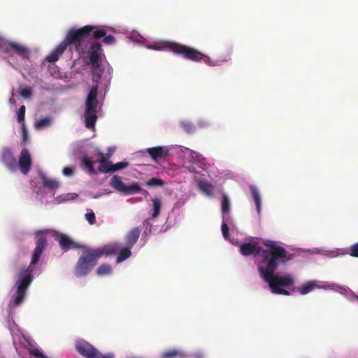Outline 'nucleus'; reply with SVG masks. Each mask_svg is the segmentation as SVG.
Here are the masks:
<instances>
[{
	"mask_svg": "<svg viewBox=\"0 0 358 358\" xmlns=\"http://www.w3.org/2000/svg\"><path fill=\"white\" fill-rule=\"evenodd\" d=\"M120 249L117 243H112L99 248L84 246L82 254L78 258L75 267L74 273L77 277L87 275L96 266L101 257L116 255Z\"/></svg>",
	"mask_w": 358,
	"mask_h": 358,
	"instance_id": "obj_1",
	"label": "nucleus"
},
{
	"mask_svg": "<svg viewBox=\"0 0 358 358\" xmlns=\"http://www.w3.org/2000/svg\"><path fill=\"white\" fill-rule=\"evenodd\" d=\"M46 245V238L45 237H40L36 243V248L31 257L30 266L28 267L23 266L20 268L16 282L17 290L13 300L14 306H18L24 301L26 291L33 280V270L31 266L35 265L39 261Z\"/></svg>",
	"mask_w": 358,
	"mask_h": 358,
	"instance_id": "obj_2",
	"label": "nucleus"
},
{
	"mask_svg": "<svg viewBox=\"0 0 358 358\" xmlns=\"http://www.w3.org/2000/svg\"><path fill=\"white\" fill-rule=\"evenodd\" d=\"M94 29V26L85 25L77 29H69L64 40L46 57V60L50 62H57L68 46L73 47L75 50L78 52H82L85 42L89 38L92 37Z\"/></svg>",
	"mask_w": 358,
	"mask_h": 358,
	"instance_id": "obj_3",
	"label": "nucleus"
},
{
	"mask_svg": "<svg viewBox=\"0 0 358 358\" xmlns=\"http://www.w3.org/2000/svg\"><path fill=\"white\" fill-rule=\"evenodd\" d=\"M103 73V69L101 67V63L92 64V74L94 85L87 94L84 113L85 127L88 129L94 128L97 120V94L99 80Z\"/></svg>",
	"mask_w": 358,
	"mask_h": 358,
	"instance_id": "obj_4",
	"label": "nucleus"
},
{
	"mask_svg": "<svg viewBox=\"0 0 358 358\" xmlns=\"http://www.w3.org/2000/svg\"><path fill=\"white\" fill-rule=\"evenodd\" d=\"M148 48L158 51L166 50L173 54L182 56L183 58L192 62L203 61L209 66H215V63L208 56L203 54L192 47L172 41H162L159 43L150 44Z\"/></svg>",
	"mask_w": 358,
	"mask_h": 358,
	"instance_id": "obj_5",
	"label": "nucleus"
},
{
	"mask_svg": "<svg viewBox=\"0 0 358 358\" xmlns=\"http://www.w3.org/2000/svg\"><path fill=\"white\" fill-rule=\"evenodd\" d=\"M262 257V262H266V266H258L259 275L264 273V271H268L271 269H277L278 267V262H282L285 263L291 259V257H287V252L284 248H273V250H262L261 248L260 254Z\"/></svg>",
	"mask_w": 358,
	"mask_h": 358,
	"instance_id": "obj_6",
	"label": "nucleus"
},
{
	"mask_svg": "<svg viewBox=\"0 0 358 358\" xmlns=\"http://www.w3.org/2000/svg\"><path fill=\"white\" fill-rule=\"evenodd\" d=\"M110 185L124 194H134L140 192H143L144 194H148V192L145 190H143L141 185L137 182H133L129 185L124 184L121 178L118 176H113L110 181Z\"/></svg>",
	"mask_w": 358,
	"mask_h": 358,
	"instance_id": "obj_7",
	"label": "nucleus"
},
{
	"mask_svg": "<svg viewBox=\"0 0 358 358\" xmlns=\"http://www.w3.org/2000/svg\"><path fill=\"white\" fill-rule=\"evenodd\" d=\"M0 50L8 55L14 52L24 59H28L30 54V51L27 47L14 41H9L2 37H0Z\"/></svg>",
	"mask_w": 358,
	"mask_h": 358,
	"instance_id": "obj_8",
	"label": "nucleus"
},
{
	"mask_svg": "<svg viewBox=\"0 0 358 358\" xmlns=\"http://www.w3.org/2000/svg\"><path fill=\"white\" fill-rule=\"evenodd\" d=\"M277 269H271L268 271H264V273L260 275L261 278L268 283L271 288V285L278 287H288L294 284V279L290 275H275V271Z\"/></svg>",
	"mask_w": 358,
	"mask_h": 358,
	"instance_id": "obj_9",
	"label": "nucleus"
},
{
	"mask_svg": "<svg viewBox=\"0 0 358 358\" xmlns=\"http://www.w3.org/2000/svg\"><path fill=\"white\" fill-rule=\"evenodd\" d=\"M50 234L55 238V240L58 242L59 246L64 252H66L71 249L81 250L85 246L84 245L73 241L68 235L60 233L57 231L51 230Z\"/></svg>",
	"mask_w": 358,
	"mask_h": 358,
	"instance_id": "obj_10",
	"label": "nucleus"
},
{
	"mask_svg": "<svg viewBox=\"0 0 358 358\" xmlns=\"http://www.w3.org/2000/svg\"><path fill=\"white\" fill-rule=\"evenodd\" d=\"M75 347L78 352L87 358H97L100 352L92 345L83 339H78L75 343Z\"/></svg>",
	"mask_w": 358,
	"mask_h": 358,
	"instance_id": "obj_11",
	"label": "nucleus"
},
{
	"mask_svg": "<svg viewBox=\"0 0 358 358\" xmlns=\"http://www.w3.org/2000/svg\"><path fill=\"white\" fill-rule=\"evenodd\" d=\"M20 346L27 350L30 355L37 358H48L43 355L34 345V341L25 336H22L19 338Z\"/></svg>",
	"mask_w": 358,
	"mask_h": 358,
	"instance_id": "obj_12",
	"label": "nucleus"
},
{
	"mask_svg": "<svg viewBox=\"0 0 358 358\" xmlns=\"http://www.w3.org/2000/svg\"><path fill=\"white\" fill-rule=\"evenodd\" d=\"M101 44L99 42L93 43L87 51V59L89 64L101 63Z\"/></svg>",
	"mask_w": 358,
	"mask_h": 358,
	"instance_id": "obj_13",
	"label": "nucleus"
},
{
	"mask_svg": "<svg viewBox=\"0 0 358 358\" xmlns=\"http://www.w3.org/2000/svg\"><path fill=\"white\" fill-rule=\"evenodd\" d=\"M0 162L3 163L7 169L14 171L17 168V161L13 155L11 149L8 148H4L1 153Z\"/></svg>",
	"mask_w": 358,
	"mask_h": 358,
	"instance_id": "obj_14",
	"label": "nucleus"
},
{
	"mask_svg": "<svg viewBox=\"0 0 358 358\" xmlns=\"http://www.w3.org/2000/svg\"><path fill=\"white\" fill-rule=\"evenodd\" d=\"M18 164L21 173L27 175L30 171L32 164L31 155L27 148L22 150L19 157Z\"/></svg>",
	"mask_w": 358,
	"mask_h": 358,
	"instance_id": "obj_15",
	"label": "nucleus"
},
{
	"mask_svg": "<svg viewBox=\"0 0 358 358\" xmlns=\"http://www.w3.org/2000/svg\"><path fill=\"white\" fill-rule=\"evenodd\" d=\"M148 153L155 161L164 159L169 155V149L167 147H152L148 148Z\"/></svg>",
	"mask_w": 358,
	"mask_h": 358,
	"instance_id": "obj_16",
	"label": "nucleus"
},
{
	"mask_svg": "<svg viewBox=\"0 0 358 358\" xmlns=\"http://www.w3.org/2000/svg\"><path fill=\"white\" fill-rule=\"evenodd\" d=\"M240 252L243 256L257 255L261 252V247L257 246L255 242L244 243L240 246Z\"/></svg>",
	"mask_w": 358,
	"mask_h": 358,
	"instance_id": "obj_17",
	"label": "nucleus"
},
{
	"mask_svg": "<svg viewBox=\"0 0 358 358\" xmlns=\"http://www.w3.org/2000/svg\"><path fill=\"white\" fill-rule=\"evenodd\" d=\"M92 38L99 40L103 38V42L106 45H113L115 42V38L112 35H106V31L103 29H97L95 27L92 32Z\"/></svg>",
	"mask_w": 358,
	"mask_h": 358,
	"instance_id": "obj_18",
	"label": "nucleus"
},
{
	"mask_svg": "<svg viewBox=\"0 0 358 358\" xmlns=\"http://www.w3.org/2000/svg\"><path fill=\"white\" fill-rule=\"evenodd\" d=\"M141 233V229L134 227L130 230L125 236L127 246L132 248L138 241Z\"/></svg>",
	"mask_w": 358,
	"mask_h": 358,
	"instance_id": "obj_19",
	"label": "nucleus"
},
{
	"mask_svg": "<svg viewBox=\"0 0 358 358\" xmlns=\"http://www.w3.org/2000/svg\"><path fill=\"white\" fill-rule=\"evenodd\" d=\"M120 246V249L117 251L116 254H117V257L116 259L117 263H120L124 260H126L127 258H129L131 255V248L129 247L124 248L121 249V246L119 243H117Z\"/></svg>",
	"mask_w": 358,
	"mask_h": 358,
	"instance_id": "obj_20",
	"label": "nucleus"
},
{
	"mask_svg": "<svg viewBox=\"0 0 358 358\" xmlns=\"http://www.w3.org/2000/svg\"><path fill=\"white\" fill-rule=\"evenodd\" d=\"M52 124V118L50 117H43L36 120L34 122V127L37 130H41L49 127Z\"/></svg>",
	"mask_w": 358,
	"mask_h": 358,
	"instance_id": "obj_21",
	"label": "nucleus"
},
{
	"mask_svg": "<svg viewBox=\"0 0 358 358\" xmlns=\"http://www.w3.org/2000/svg\"><path fill=\"white\" fill-rule=\"evenodd\" d=\"M41 179L43 182V186L51 189H57L59 186V182L54 179L47 178L43 173L40 175Z\"/></svg>",
	"mask_w": 358,
	"mask_h": 358,
	"instance_id": "obj_22",
	"label": "nucleus"
},
{
	"mask_svg": "<svg viewBox=\"0 0 358 358\" xmlns=\"http://www.w3.org/2000/svg\"><path fill=\"white\" fill-rule=\"evenodd\" d=\"M98 170L100 173H107L112 172L113 164L108 159L99 160Z\"/></svg>",
	"mask_w": 358,
	"mask_h": 358,
	"instance_id": "obj_23",
	"label": "nucleus"
},
{
	"mask_svg": "<svg viewBox=\"0 0 358 358\" xmlns=\"http://www.w3.org/2000/svg\"><path fill=\"white\" fill-rule=\"evenodd\" d=\"M250 189L252 196L253 200H254V201L255 203L257 212H258V213H260V210H261V197H260L259 191H258L257 188L256 187H255V186H250Z\"/></svg>",
	"mask_w": 358,
	"mask_h": 358,
	"instance_id": "obj_24",
	"label": "nucleus"
},
{
	"mask_svg": "<svg viewBox=\"0 0 358 358\" xmlns=\"http://www.w3.org/2000/svg\"><path fill=\"white\" fill-rule=\"evenodd\" d=\"M152 206H153V211L152 213V217L153 218H156L159 216L162 208V201L159 198L155 197L152 199Z\"/></svg>",
	"mask_w": 358,
	"mask_h": 358,
	"instance_id": "obj_25",
	"label": "nucleus"
},
{
	"mask_svg": "<svg viewBox=\"0 0 358 358\" xmlns=\"http://www.w3.org/2000/svg\"><path fill=\"white\" fill-rule=\"evenodd\" d=\"M113 268L109 264H102L96 269V274L99 276L110 275Z\"/></svg>",
	"mask_w": 358,
	"mask_h": 358,
	"instance_id": "obj_26",
	"label": "nucleus"
},
{
	"mask_svg": "<svg viewBox=\"0 0 358 358\" xmlns=\"http://www.w3.org/2000/svg\"><path fill=\"white\" fill-rule=\"evenodd\" d=\"M231 208L230 200L227 195L223 194L222 197V213L224 215L229 213Z\"/></svg>",
	"mask_w": 358,
	"mask_h": 358,
	"instance_id": "obj_27",
	"label": "nucleus"
},
{
	"mask_svg": "<svg viewBox=\"0 0 358 358\" xmlns=\"http://www.w3.org/2000/svg\"><path fill=\"white\" fill-rule=\"evenodd\" d=\"M178 356L181 357L182 352L176 349L168 350L161 354V358H176Z\"/></svg>",
	"mask_w": 358,
	"mask_h": 358,
	"instance_id": "obj_28",
	"label": "nucleus"
},
{
	"mask_svg": "<svg viewBox=\"0 0 358 358\" xmlns=\"http://www.w3.org/2000/svg\"><path fill=\"white\" fill-rule=\"evenodd\" d=\"M316 287L313 282H308L299 287V290L302 295L306 294L312 292Z\"/></svg>",
	"mask_w": 358,
	"mask_h": 358,
	"instance_id": "obj_29",
	"label": "nucleus"
},
{
	"mask_svg": "<svg viewBox=\"0 0 358 358\" xmlns=\"http://www.w3.org/2000/svg\"><path fill=\"white\" fill-rule=\"evenodd\" d=\"M82 164L89 171L90 173H95L96 171L93 166V162L87 156H85L82 158Z\"/></svg>",
	"mask_w": 358,
	"mask_h": 358,
	"instance_id": "obj_30",
	"label": "nucleus"
},
{
	"mask_svg": "<svg viewBox=\"0 0 358 358\" xmlns=\"http://www.w3.org/2000/svg\"><path fill=\"white\" fill-rule=\"evenodd\" d=\"M164 184V181L158 178H152L145 182V185L149 187H162Z\"/></svg>",
	"mask_w": 358,
	"mask_h": 358,
	"instance_id": "obj_31",
	"label": "nucleus"
},
{
	"mask_svg": "<svg viewBox=\"0 0 358 358\" xmlns=\"http://www.w3.org/2000/svg\"><path fill=\"white\" fill-rule=\"evenodd\" d=\"M19 94L24 99H29L32 96V90L29 87H20Z\"/></svg>",
	"mask_w": 358,
	"mask_h": 358,
	"instance_id": "obj_32",
	"label": "nucleus"
},
{
	"mask_svg": "<svg viewBox=\"0 0 358 358\" xmlns=\"http://www.w3.org/2000/svg\"><path fill=\"white\" fill-rule=\"evenodd\" d=\"M271 292L275 294H282L288 296L290 294L289 292L282 289L278 286H274V285H271Z\"/></svg>",
	"mask_w": 358,
	"mask_h": 358,
	"instance_id": "obj_33",
	"label": "nucleus"
},
{
	"mask_svg": "<svg viewBox=\"0 0 358 358\" xmlns=\"http://www.w3.org/2000/svg\"><path fill=\"white\" fill-rule=\"evenodd\" d=\"M224 219L225 216H223V222L221 225V230L224 238L226 240H228L229 237V230L227 222L224 221Z\"/></svg>",
	"mask_w": 358,
	"mask_h": 358,
	"instance_id": "obj_34",
	"label": "nucleus"
},
{
	"mask_svg": "<svg viewBox=\"0 0 358 358\" xmlns=\"http://www.w3.org/2000/svg\"><path fill=\"white\" fill-rule=\"evenodd\" d=\"M181 127L182 129L188 134H191L194 131V125L192 123L187 122V121H183L181 122Z\"/></svg>",
	"mask_w": 358,
	"mask_h": 358,
	"instance_id": "obj_35",
	"label": "nucleus"
},
{
	"mask_svg": "<svg viewBox=\"0 0 358 358\" xmlns=\"http://www.w3.org/2000/svg\"><path fill=\"white\" fill-rule=\"evenodd\" d=\"M348 253L353 257H358V242L348 248Z\"/></svg>",
	"mask_w": 358,
	"mask_h": 358,
	"instance_id": "obj_36",
	"label": "nucleus"
},
{
	"mask_svg": "<svg viewBox=\"0 0 358 358\" xmlns=\"http://www.w3.org/2000/svg\"><path fill=\"white\" fill-rule=\"evenodd\" d=\"M129 166V163L127 162H120L115 164H113L112 172L117 171L120 169H124Z\"/></svg>",
	"mask_w": 358,
	"mask_h": 358,
	"instance_id": "obj_37",
	"label": "nucleus"
},
{
	"mask_svg": "<svg viewBox=\"0 0 358 358\" xmlns=\"http://www.w3.org/2000/svg\"><path fill=\"white\" fill-rule=\"evenodd\" d=\"M85 217L88 222V223L91 225L94 224L96 222V216L94 213L92 211L85 213Z\"/></svg>",
	"mask_w": 358,
	"mask_h": 358,
	"instance_id": "obj_38",
	"label": "nucleus"
},
{
	"mask_svg": "<svg viewBox=\"0 0 358 358\" xmlns=\"http://www.w3.org/2000/svg\"><path fill=\"white\" fill-rule=\"evenodd\" d=\"M200 187L203 192L208 194H210L213 190L212 185L207 182H201Z\"/></svg>",
	"mask_w": 358,
	"mask_h": 358,
	"instance_id": "obj_39",
	"label": "nucleus"
},
{
	"mask_svg": "<svg viewBox=\"0 0 358 358\" xmlns=\"http://www.w3.org/2000/svg\"><path fill=\"white\" fill-rule=\"evenodd\" d=\"M25 110H26V108L24 106H22L20 108L19 111L17 113V121L19 122H22L24 121V116H25Z\"/></svg>",
	"mask_w": 358,
	"mask_h": 358,
	"instance_id": "obj_40",
	"label": "nucleus"
},
{
	"mask_svg": "<svg viewBox=\"0 0 358 358\" xmlns=\"http://www.w3.org/2000/svg\"><path fill=\"white\" fill-rule=\"evenodd\" d=\"M62 173L65 176H72L74 173V167L73 166H66L63 169Z\"/></svg>",
	"mask_w": 358,
	"mask_h": 358,
	"instance_id": "obj_41",
	"label": "nucleus"
},
{
	"mask_svg": "<svg viewBox=\"0 0 358 358\" xmlns=\"http://www.w3.org/2000/svg\"><path fill=\"white\" fill-rule=\"evenodd\" d=\"M265 246L269 248V250H273V248H282L281 246L276 245L274 242L271 241H266L264 242Z\"/></svg>",
	"mask_w": 358,
	"mask_h": 358,
	"instance_id": "obj_42",
	"label": "nucleus"
},
{
	"mask_svg": "<svg viewBox=\"0 0 358 358\" xmlns=\"http://www.w3.org/2000/svg\"><path fill=\"white\" fill-rule=\"evenodd\" d=\"M22 129L23 140L25 141L27 138L28 133H27L26 127L24 124H22Z\"/></svg>",
	"mask_w": 358,
	"mask_h": 358,
	"instance_id": "obj_43",
	"label": "nucleus"
},
{
	"mask_svg": "<svg viewBox=\"0 0 358 358\" xmlns=\"http://www.w3.org/2000/svg\"><path fill=\"white\" fill-rule=\"evenodd\" d=\"M198 125L200 127H206L208 125V123L204 120H200L198 122Z\"/></svg>",
	"mask_w": 358,
	"mask_h": 358,
	"instance_id": "obj_44",
	"label": "nucleus"
},
{
	"mask_svg": "<svg viewBox=\"0 0 358 358\" xmlns=\"http://www.w3.org/2000/svg\"><path fill=\"white\" fill-rule=\"evenodd\" d=\"M98 155L99 157V160H101V159H108L106 155H104L103 152H99L98 153Z\"/></svg>",
	"mask_w": 358,
	"mask_h": 358,
	"instance_id": "obj_45",
	"label": "nucleus"
},
{
	"mask_svg": "<svg viewBox=\"0 0 358 358\" xmlns=\"http://www.w3.org/2000/svg\"><path fill=\"white\" fill-rule=\"evenodd\" d=\"M113 152V149H112V148H109V149H108V153H107V154L106 155V156L107 159H109V158L110 157V156H111V155H112V152Z\"/></svg>",
	"mask_w": 358,
	"mask_h": 358,
	"instance_id": "obj_46",
	"label": "nucleus"
},
{
	"mask_svg": "<svg viewBox=\"0 0 358 358\" xmlns=\"http://www.w3.org/2000/svg\"><path fill=\"white\" fill-rule=\"evenodd\" d=\"M42 233H43V231H38L37 234H42Z\"/></svg>",
	"mask_w": 358,
	"mask_h": 358,
	"instance_id": "obj_47",
	"label": "nucleus"
},
{
	"mask_svg": "<svg viewBox=\"0 0 358 358\" xmlns=\"http://www.w3.org/2000/svg\"><path fill=\"white\" fill-rule=\"evenodd\" d=\"M357 299H358V296H357Z\"/></svg>",
	"mask_w": 358,
	"mask_h": 358,
	"instance_id": "obj_48",
	"label": "nucleus"
}]
</instances>
